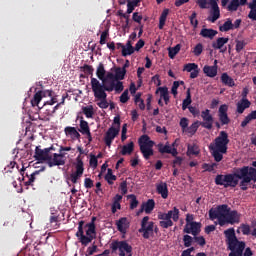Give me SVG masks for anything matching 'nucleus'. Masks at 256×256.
Instances as JSON below:
<instances>
[{"label":"nucleus","mask_w":256,"mask_h":256,"mask_svg":"<svg viewBox=\"0 0 256 256\" xmlns=\"http://www.w3.org/2000/svg\"><path fill=\"white\" fill-rule=\"evenodd\" d=\"M142 207H144L145 213L149 215L155 209V200L148 199L146 203L142 204Z\"/></svg>","instance_id":"nucleus-35"},{"label":"nucleus","mask_w":256,"mask_h":256,"mask_svg":"<svg viewBox=\"0 0 256 256\" xmlns=\"http://www.w3.org/2000/svg\"><path fill=\"white\" fill-rule=\"evenodd\" d=\"M167 15H169V9L166 8L162 11L160 18H159V25L158 28L159 29H163V27H165V23L167 21Z\"/></svg>","instance_id":"nucleus-38"},{"label":"nucleus","mask_w":256,"mask_h":256,"mask_svg":"<svg viewBox=\"0 0 256 256\" xmlns=\"http://www.w3.org/2000/svg\"><path fill=\"white\" fill-rule=\"evenodd\" d=\"M242 169L247 170V178L250 179V183L251 181H255L256 183V169L249 166H243Z\"/></svg>","instance_id":"nucleus-40"},{"label":"nucleus","mask_w":256,"mask_h":256,"mask_svg":"<svg viewBox=\"0 0 256 256\" xmlns=\"http://www.w3.org/2000/svg\"><path fill=\"white\" fill-rule=\"evenodd\" d=\"M129 101V90H125L120 96V103H127Z\"/></svg>","instance_id":"nucleus-64"},{"label":"nucleus","mask_w":256,"mask_h":256,"mask_svg":"<svg viewBox=\"0 0 256 256\" xmlns=\"http://www.w3.org/2000/svg\"><path fill=\"white\" fill-rule=\"evenodd\" d=\"M156 191L158 195H161L162 199H167L169 197V188L167 187V183L160 182L156 185Z\"/></svg>","instance_id":"nucleus-24"},{"label":"nucleus","mask_w":256,"mask_h":256,"mask_svg":"<svg viewBox=\"0 0 256 256\" xmlns=\"http://www.w3.org/2000/svg\"><path fill=\"white\" fill-rule=\"evenodd\" d=\"M119 131H120L119 128H115L113 126H111L107 130L105 137H104V142L107 147H111V144L115 140V137H117L119 135Z\"/></svg>","instance_id":"nucleus-20"},{"label":"nucleus","mask_w":256,"mask_h":256,"mask_svg":"<svg viewBox=\"0 0 256 256\" xmlns=\"http://www.w3.org/2000/svg\"><path fill=\"white\" fill-rule=\"evenodd\" d=\"M181 51V44H177L174 47L168 48V57L170 59H175L176 55Z\"/></svg>","instance_id":"nucleus-41"},{"label":"nucleus","mask_w":256,"mask_h":256,"mask_svg":"<svg viewBox=\"0 0 256 256\" xmlns=\"http://www.w3.org/2000/svg\"><path fill=\"white\" fill-rule=\"evenodd\" d=\"M138 143L144 159H146V161L151 159V157H153L154 155L153 147L155 145V142L151 140L148 135H142L139 138Z\"/></svg>","instance_id":"nucleus-6"},{"label":"nucleus","mask_w":256,"mask_h":256,"mask_svg":"<svg viewBox=\"0 0 256 256\" xmlns=\"http://www.w3.org/2000/svg\"><path fill=\"white\" fill-rule=\"evenodd\" d=\"M227 43H229V38L219 37L212 43V47L213 49L220 50V53H225L227 51V47H225Z\"/></svg>","instance_id":"nucleus-22"},{"label":"nucleus","mask_w":256,"mask_h":256,"mask_svg":"<svg viewBox=\"0 0 256 256\" xmlns=\"http://www.w3.org/2000/svg\"><path fill=\"white\" fill-rule=\"evenodd\" d=\"M241 221V214L237 210H231V207L226 204V211L224 212L222 219H220V227L225 225H235Z\"/></svg>","instance_id":"nucleus-7"},{"label":"nucleus","mask_w":256,"mask_h":256,"mask_svg":"<svg viewBox=\"0 0 256 256\" xmlns=\"http://www.w3.org/2000/svg\"><path fill=\"white\" fill-rule=\"evenodd\" d=\"M81 71H83L86 75H93V71H95V69L89 64H84L81 67Z\"/></svg>","instance_id":"nucleus-53"},{"label":"nucleus","mask_w":256,"mask_h":256,"mask_svg":"<svg viewBox=\"0 0 256 256\" xmlns=\"http://www.w3.org/2000/svg\"><path fill=\"white\" fill-rule=\"evenodd\" d=\"M43 97H53V90H40L36 92L31 99L32 107H39V103H41Z\"/></svg>","instance_id":"nucleus-17"},{"label":"nucleus","mask_w":256,"mask_h":256,"mask_svg":"<svg viewBox=\"0 0 256 256\" xmlns=\"http://www.w3.org/2000/svg\"><path fill=\"white\" fill-rule=\"evenodd\" d=\"M196 3L200 9H209V0H197Z\"/></svg>","instance_id":"nucleus-63"},{"label":"nucleus","mask_w":256,"mask_h":256,"mask_svg":"<svg viewBox=\"0 0 256 256\" xmlns=\"http://www.w3.org/2000/svg\"><path fill=\"white\" fill-rule=\"evenodd\" d=\"M158 151H159V153H162V154H165V153H171V146L170 145H168V144H165V145H163V144H158Z\"/></svg>","instance_id":"nucleus-50"},{"label":"nucleus","mask_w":256,"mask_h":256,"mask_svg":"<svg viewBox=\"0 0 256 256\" xmlns=\"http://www.w3.org/2000/svg\"><path fill=\"white\" fill-rule=\"evenodd\" d=\"M98 163L99 161L97 160V156H95L94 154H91L90 161H89L90 167H92L93 169H97Z\"/></svg>","instance_id":"nucleus-59"},{"label":"nucleus","mask_w":256,"mask_h":256,"mask_svg":"<svg viewBox=\"0 0 256 256\" xmlns=\"http://www.w3.org/2000/svg\"><path fill=\"white\" fill-rule=\"evenodd\" d=\"M135 105H138L141 111H145V101L141 98V92H138L134 98Z\"/></svg>","instance_id":"nucleus-42"},{"label":"nucleus","mask_w":256,"mask_h":256,"mask_svg":"<svg viewBox=\"0 0 256 256\" xmlns=\"http://www.w3.org/2000/svg\"><path fill=\"white\" fill-rule=\"evenodd\" d=\"M76 161V171L70 174V181L74 184L77 183L81 177H83V172L85 171V168L83 167V160H81V158L78 156Z\"/></svg>","instance_id":"nucleus-15"},{"label":"nucleus","mask_w":256,"mask_h":256,"mask_svg":"<svg viewBox=\"0 0 256 256\" xmlns=\"http://www.w3.org/2000/svg\"><path fill=\"white\" fill-rule=\"evenodd\" d=\"M215 167H217V163H212V164L204 163V164H202V169H204V171H208V173H213V171H215Z\"/></svg>","instance_id":"nucleus-54"},{"label":"nucleus","mask_w":256,"mask_h":256,"mask_svg":"<svg viewBox=\"0 0 256 256\" xmlns=\"http://www.w3.org/2000/svg\"><path fill=\"white\" fill-rule=\"evenodd\" d=\"M221 82L226 87H235V80H233V78H231V76H229L227 73H223L221 75Z\"/></svg>","instance_id":"nucleus-29"},{"label":"nucleus","mask_w":256,"mask_h":256,"mask_svg":"<svg viewBox=\"0 0 256 256\" xmlns=\"http://www.w3.org/2000/svg\"><path fill=\"white\" fill-rule=\"evenodd\" d=\"M227 249L231 251L228 256H243V251L247 244L245 241H240L235 234V228H228L224 231Z\"/></svg>","instance_id":"nucleus-2"},{"label":"nucleus","mask_w":256,"mask_h":256,"mask_svg":"<svg viewBox=\"0 0 256 256\" xmlns=\"http://www.w3.org/2000/svg\"><path fill=\"white\" fill-rule=\"evenodd\" d=\"M105 180L107 181L108 185H113V181H117V176L113 175V170L108 168L107 174L105 175Z\"/></svg>","instance_id":"nucleus-45"},{"label":"nucleus","mask_w":256,"mask_h":256,"mask_svg":"<svg viewBox=\"0 0 256 256\" xmlns=\"http://www.w3.org/2000/svg\"><path fill=\"white\" fill-rule=\"evenodd\" d=\"M184 247H191L193 245V237L189 236L188 234L183 236Z\"/></svg>","instance_id":"nucleus-57"},{"label":"nucleus","mask_w":256,"mask_h":256,"mask_svg":"<svg viewBox=\"0 0 256 256\" xmlns=\"http://www.w3.org/2000/svg\"><path fill=\"white\" fill-rule=\"evenodd\" d=\"M227 211V204L217 206L216 209L211 208L209 210V219L215 221L218 219V225H221V219H223L224 213Z\"/></svg>","instance_id":"nucleus-12"},{"label":"nucleus","mask_w":256,"mask_h":256,"mask_svg":"<svg viewBox=\"0 0 256 256\" xmlns=\"http://www.w3.org/2000/svg\"><path fill=\"white\" fill-rule=\"evenodd\" d=\"M65 153H54L52 156L50 155V159H48L47 165L48 167H61V165H65Z\"/></svg>","instance_id":"nucleus-13"},{"label":"nucleus","mask_w":256,"mask_h":256,"mask_svg":"<svg viewBox=\"0 0 256 256\" xmlns=\"http://www.w3.org/2000/svg\"><path fill=\"white\" fill-rule=\"evenodd\" d=\"M250 12L248 14V18L252 19V21H256V0H253L248 4Z\"/></svg>","instance_id":"nucleus-39"},{"label":"nucleus","mask_w":256,"mask_h":256,"mask_svg":"<svg viewBox=\"0 0 256 256\" xmlns=\"http://www.w3.org/2000/svg\"><path fill=\"white\" fill-rule=\"evenodd\" d=\"M201 53H203V44L198 43L193 50V54L195 55V57H199V55H201Z\"/></svg>","instance_id":"nucleus-61"},{"label":"nucleus","mask_w":256,"mask_h":256,"mask_svg":"<svg viewBox=\"0 0 256 256\" xmlns=\"http://www.w3.org/2000/svg\"><path fill=\"white\" fill-rule=\"evenodd\" d=\"M156 93H160L161 98L167 97V95H169V88H167L166 86L158 87Z\"/></svg>","instance_id":"nucleus-56"},{"label":"nucleus","mask_w":256,"mask_h":256,"mask_svg":"<svg viewBox=\"0 0 256 256\" xmlns=\"http://www.w3.org/2000/svg\"><path fill=\"white\" fill-rule=\"evenodd\" d=\"M247 45V42L245 40H237L236 41V53H241L243 49H245V46Z\"/></svg>","instance_id":"nucleus-51"},{"label":"nucleus","mask_w":256,"mask_h":256,"mask_svg":"<svg viewBox=\"0 0 256 256\" xmlns=\"http://www.w3.org/2000/svg\"><path fill=\"white\" fill-rule=\"evenodd\" d=\"M193 219H195L193 214L186 215V225L183 229V233H187L188 235H193V237H195L201 233V223L195 222Z\"/></svg>","instance_id":"nucleus-9"},{"label":"nucleus","mask_w":256,"mask_h":256,"mask_svg":"<svg viewBox=\"0 0 256 256\" xmlns=\"http://www.w3.org/2000/svg\"><path fill=\"white\" fill-rule=\"evenodd\" d=\"M78 131L82 133V135H85V133H89L91 131V128H89V122L84 120L83 117H81L80 128L78 129Z\"/></svg>","instance_id":"nucleus-37"},{"label":"nucleus","mask_w":256,"mask_h":256,"mask_svg":"<svg viewBox=\"0 0 256 256\" xmlns=\"http://www.w3.org/2000/svg\"><path fill=\"white\" fill-rule=\"evenodd\" d=\"M240 5L239 0H231L230 4L227 6V11H237Z\"/></svg>","instance_id":"nucleus-49"},{"label":"nucleus","mask_w":256,"mask_h":256,"mask_svg":"<svg viewBox=\"0 0 256 256\" xmlns=\"http://www.w3.org/2000/svg\"><path fill=\"white\" fill-rule=\"evenodd\" d=\"M135 149V143L129 142L128 144L124 145L121 150V155H131Z\"/></svg>","instance_id":"nucleus-36"},{"label":"nucleus","mask_w":256,"mask_h":256,"mask_svg":"<svg viewBox=\"0 0 256 256\" xmlns=\"http://www.w3.org/2000/svg\"><path fill=\"white\" fill-rule=\"evenodd\" d=\"M83 225H85V222L80 221L78 224V231L76 232V237L79 243L83 245V247H87V245H89V243H91L93 239H95V235H96L95 223L90 222L86 224V227H88V229L86 230V236H85V232L83 231Z\"/></svg>","instance_id":"nucleus-3"},{"label":"nucleus","mask_w":256,"mask_h":256,"mask_svg":"<svg viewBox=\"0 0 256 256\" xmlns=\"http://www.w3.org/2000/svg\"><path fill=\"white\" fill-rule=\"evenodd\" d=\"M82 113L87 119H93V115H95V108L93 105L84 106L82 107Z\"/></svg>","instance_id":"nucleus-33"},{"label":"nucleus","mask_w":256,"mask_h":256,"mask_svg":"<svg viewBox=\"0 0 256 256\" xmlns=\"http://www.w3.org/2000/svg\"><path fill=\"white\" fill-rule=\"evenodd\" d=\"M34 159L38 161V163H48L49 159H51V155L49 154V150L47 148L41 149V146H36Z\"/></svg>","instance_id":"nucleus-14"},{"label":"nucleus","mask_w":256,"mask_h":256,"mask_svg":"<svg viewBox=\"0 0 256 256\" xmlns=\"http://www.w3.org/2000/svg\"><path fill=\"white\" fill-rule=\"evenodd\" d=\"M158 219L160 220L159 225L162 229H169V227H173V221L175 223L179 221V209L174 207L167 213H159Z\"/></svg>","instance_id":"nucleus-4"},{"label":"nucleus","mask_w":256,"mask_h":256,"mask_svg":"<svg viewBox=\"0 0 256 256\" xmlns=\"http://www.w3.org/2000/svg\"><path fill=\"white\" fill-rule=\"evenodd\" d=\"M159 228L155 227V222L149 221V216H145L141 221V227L139 228L138 232L142 233V237L144 239H149L153 237V233H157Z\"/></svg>","instance_id":"nucleus-8"},{"label":"nucleus","mask_w":256,"mask_h":256,"mask_svg":"<svg viewBox=\"0 0 256 256\" xmlns=\"http://www.w3.org/2000/svg\"><path fill=\"white\" fill-rule=\"evenodd\" d=\"M115 75L116 81H123L125 75H127V70L125 68H116Z\"/></svg>","instance_id":"nucleus-46"},{"label":"nucleus","mask_w":256,"mask_h":256,"mask_svg":"<svg viewBox=\"0 0 256 256\" xmlns=\"http://www.w3.org/2000/svg\"><path fill=\"white\" fill-rule=\"evenodd\" d=\"M203 72L207 77H211V78L217 77V65H214V66L205 65L203 68Z\"/></svg>","instance_id":"nucleus-28"},{"label":"nucleus","mask_w":256,"mask_h":256,"mask_svg":"<svg viewBox=\"0 0 256 256\" xmlns=\"http://www.w3.org/2000/svg\"><path fill=\"white\" fill-rule=\"evenodd\" d=\"M209 5L211 6V17H208V21H211V23H215V21H217V19L221 17V10L219 9V4H217L216 0H209Z\"/></svg>","instance_id":"nucleus-19"},{"label":"nucleus","mask_w":256,"mask_h":256,"mask_svg":"<svg viewBox=\"0 0 256 256\" xmlns=\"http://www.w3.org/2000/svg\"><path fill=\"white\" fill-rule=\"evenodd\" d=\"M239 179H242L240 181V189L242 191H247V189H249L247 185L251 183V178L247 177V169H244L243 167L237 168L233 174H218L215 177V184L221 185L227 189L228 187H235L236 185H239Z\"/></svg>","instance_id":"nucleus-1"},{"label":"nucleus","mask_w":256,"mask_h":256,"mask_svg":"<svg viewBox=\"0 0 256 256\" xmlns=\"http://www.w3.org/2000/svg\"><path fill=\"white\" fill-rule=\"evenodd\" d=\"M242 235H251V226L249 224H241Z\"/></svg>","instance_id":"nucleus-60"},{"label":"nucleus","mask_w":256,"mask_h":256,"mask_svg":"<svg viewBox=\"0 0 256 256\" xmlns=\"http://www.w3.org/2000/svg\"><path fill=\"white\" fill-rule=\"evenodd\" d=\"M106 73H107V71L105 70V65H103V63H99L97 70H96V75H97L98 79L100 81H102V79H105Z\"/></svg>","instance_id":"nucleus-43"},{"label":"nucleus","mask_w":256,"mask_h":256,"mask_svg":"<svg viewBox=\"0 0 256 256\" xmlns=\"http://www.w3.org/2000/svg\"><path fill=\"white\" fill-rule=\"evenodd\" d=\"M135 53V48H127L123 47L122 49V57H128V55H133Z\"/></svg>","instance_id":"nucleus-62"},{"label":"nucleus","mask_w":256,"mask_h":256,"mask_svg":"<svg viewBox=\"0 0 256 256\" xmlns=\"http://www.w3.org/2000/svg\"><path fill=\"white\" fill-rule=\"evenodd\" d=\"M229 106L227 104L220 105L218 109V118L221 125H229L231 123V118H229Z\"/></svg>","instance_id":"nucleus-18"},{"label":"nucleus","mask_w":256,"mask_h":256,"mask_svg":"<svg viewBox=\"0 0 256 256\" xmlns=\"http://www.w3.org/2000/svg\"><path fill=\"white\" fill-rule=\"evenodd\" d=\"M129 225L130 223L127 217H122L118 221H116L117 230L123 234L127 233V229L129 228Z\"/></svg>","instance_id":"nucleus-23"},{"label":"nucleus","mask_w":256,"mask_h":256,"mask_svg":"<svg viewBox=\"0 0 256 256\" xmlns=\"http://www.w3.org/2000/svg\"><path fill=\"white\" fill-rule=\"evenodd\" d=\"M219 31H221V33L233 31V20H231V18H227L224 25L219 26Z\"/></svg>","instance_id":"nucleus-30"},{"label":"nucleus","mask_w":256,"mask_h":256,"mask_svg":"<svg viewBox=\"0 0 256 256\" xmlns=\"http://www.w3.org/2000/svg\"><path fill=\"white\" fill-rule=\"evenodd\" d=\"M200 150L199 146L197 144H188L187 145V152L186 155L187 157H191V155H199Z\"/></svg>","instance_id":"nucleus-32"},{"label":"nucleus","mask_w":256,"mask_h":256,"mask_svg":"<svg viewBox=\"0 0 256 256\" xmlns=\"http://www.w3.org/2000/svg\"><path fill=\"white\" fill-rule=\"evenodd\" d=\"M64 132L66 135H70L71 137H74V139H81V134H79V131H77V128L67 126L64 129Z\"/></svg>","instance_id":"nucleus-31"},{"label":"nucleus","mask_w":256,"mask_h":256,"mask_svg":"<svg viewBox=\"0 0 256 256\" xmlns=\"http://www.w3.org/2000/svg\"><path fill=\"white\" fill-rule=\"evenodd\" d=\"M110 249L113 253L118 250L119 256H127L128 253H133V246H131L125 240L112 242Z\"/></svg>","instance_id":"nucleus-10"},{"label":"nucleus","mask_w":256,"mask_h":256,"mask_svg":"<svg viewBox=\"0 0 256 256\" xmlns=\"http://www.w3.org/2000/svg\"><path fill=\"white\" fill-rule=\"evenodd\" d=\"M108 37H109V30H104L100 35V45H105V43H107Z\"/></svg>","instance_id":"nucleus-58"},{"label":"nucleus","mask_w":256,"mask_h":256,"mask_svg":"<svg viewBox=\"0 0 256 256\" xmlns=\"http://www.w3.org/2000/svg\"><path fill=\"white\" fill-rule=\"evenodd\" d=\"M202 122H199L201 127L211 131L213 129V115H211V110L206 109L201 112Z\"/></svg>","instance_id":"nucleus-16"},{"label":"nucleus","mask_w":256,"mask_h":256,"mask_svg":"<svg viewBox=\"0 0 256 256\" xmlns=\"http://www.w3.org/2000/svg\"><path fill=\"white\" fill-rule=\"evenodd\" d=\"M199 125V121L192 123L191 126H188L187 129L185 130L186 133H189V135H195V133H197V129H199Z\"/></svg>","instance_id":"nucleus-47"},{"label":"nucleus","mask_w":256,"mask_h":256,"mask_svg":"<svg viewBox=\"0 0 256 256\" xmlns=\"http://www.w3.org/2000/svg\"><path fill=\"white\" fill-rule=\"evenodd\" d=\"M101 82L97 80V78L91 77V87L92 91H98L105 95V93H111L115 89V81L116 80H107V79H102ZM107 91V92H106Z\"/></svg>","instance_id":"nucleus-5"},{"label":"nucleus","mask_w":256,"mask_h":256,"mask_svg":"<svg viewBox=\"0 0 256 256\" xmlns=\"http://www.w3.org/2000/svg\"><path fill=\"white\" fill-rule=\"evenodd\" d=\"M128 199L130 200V209H137V206L139 205V200H137V196L135 194L128 195Z\"/></svg>","instance_id":"nucleus-48"},{"label":"nucleus","mask_w":256,"mask_h":256,"mask_svg":"<svg viewBox=\"0 0 256 256\" xmlns=\"http://www.w3.org/2000/svg\"><path fill=\"white\" fill-rule=\"evenodd\" d=\"M193 101L191 100V89H188L186 92V99L183 100L182 102V111L187 110V107L192 103Z\"/></svg>","instance_id":"nucleus-44"},{"label":"nucleus","mask_w":256,"mask_h":256,"mask_svg":"<svg viewBox=\"0 0 256 256\" xmlns=\"http://www.w3.org/2000/svg\"><path fill=\"white\" fill-rule=\"evenodd\" d=\"M210 151H212V157L216 161V163H221L223 161V155L227 152H221L219 148H213V145L209 146Z\"/></svg>","instance_id":"nucleus-27"},{"label":"nucleus","mask_w":256,"mask_h":256,"mask_svg":"<svg viewBox=\"0 0 256 256\" xmlns=\"http://www.w3.org/2000/svg\"><path fill=\"white\" fill-rule=\"evenodd\" d=\"M219 32L217 30H214L212 28H202L200 31V36L203 37L204 39H210L213 40L215 39V36Z\"/></svg>","instance_id":"nucleus-25"},{"label":"nucleus","mask_w":256,"mask_h":256,"mask_svg":"<svg viewBox=\"0 0 256 256\" xmlns=\"http://www.w3.org/2000/svg\"><path fill=\"white\" fill-rule=\"evenodd\" d=\"M139 3H141V0H128L127 2V15H131L133 11H135L136 7H139Z\"/></svg>","instance_id":"nucleus-34"},{"label":"nucleus","mask_w":256,"mask_h":256,"mask_svg":"<svg viewBox=\"0 0 256 256\" xmlns=\"http://www.w3.org/2000/svg\"><path fill=\"white\" fill-rule=\"evenodd\" d=\"M94 93L95 99H97L100 102H97L98 107L100 109H107L109 107V102L107 101V93L102 94V92H99L97 90H92Z\"/></svg>","instance_id":"nucleus-21"},{"label":"nucleus","mask_w":256,"mask_h":256,"mask_svg":"<svg viewBox=\"0 0 256 256\" xmlns=\"http://www.w3.org/2000/svg\"><path fill=\"white\" fill-rule=\"evenodd\" d=\"M215 145L212 146L214 149H219L221 153H227L228 145H229V134L225 131H221L219 136L214 140Z\"/></svg>","instance_id":"nucleus-11"},{"label":"nucleus","mask_w":256,"mask_h":256,"mask_svg":"<svg viewBox=\"0 0 256 256\" xmlns=\"http://www.w3.org/2000/svg\"><path fill=\"white\" fill-rule=\"evenodd\" d=\"M237 113L240 115L245 113V109H249L251 107V101L249 99H241L237 104Z\"/></svg>","instance_id":"nucleus-26"},{"label":"nucleus","mask_w":256,"mask_h":256,"mask_svg":"<svg viewBox=\"0 0 256 256\" xmlns=\"http://www.w3.org/2000/svg\"><path fill=\"white\" fill-rule=\"evenodd\" d=\"M198 68H199V65H197L195 63H188V64L184 65L183 71H187V73H191Z\"/></svg>","instance_id":"nucleus-52"},{"label":"nucleus","mask_w":256,"mask_h":256,"mask_svg":"<svg viewBox=\"0 0 256 256\" xmlns=\"http://www.w3.org/2000/svg\"><path fill=\"white\" fill-rule=\"evenodd\" d=\"M125 89V87L123 86V82L117 80L114 82V91L116 93H121L123 90Z\"/></svg>","instance_id":"nucleus-55"}]
</instances>
